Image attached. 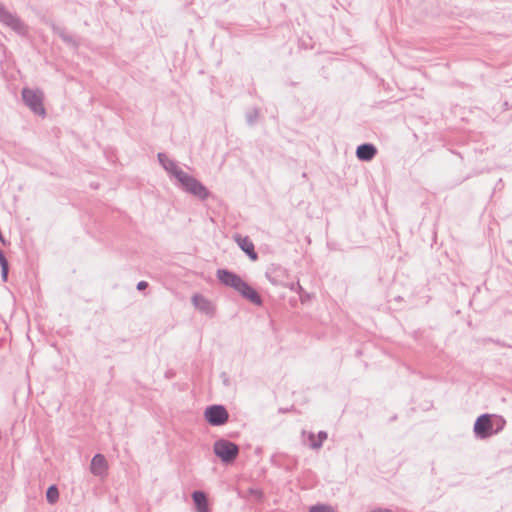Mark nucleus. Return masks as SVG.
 <instances>
[{
	"mask_svg": "<svg viewBox=\"0 0 512 512\" xmlns=\"http://www.w3.org/2000/svg\"><path fill=\"white\" fill-rule=\"evenodd\" d=\"M265 275L273 285L287 287L291 291L296 290V288L301 289L299 282L295 283L291 281L288 271L279 265H272L269 267Z\"/></svg>",
	"mask_w": 512,
	"mask_h": 512,
	"instance_id": "obj_1",
	"label": "nucleus"
},
{
	"mask_svg": "<svg viewBox=\"0 0 512 512\" xmlns=\"http://www.w3.org/2000/svg\"><path fill=\"white\" fill-rule=\"evenodd\" d=\"M177 181L181 185L184 191L190 193L201 200H205L209 197L208 189L199 182L196 178L189 175L186 172H178Z\"/></svg>",
	"mask_w": 512,
	"mask_h": 512,
	"instance_id": "obj_2",
	"label": "nucleus"
},
{
	"mask_svg": "<svg viewBox=\"0 0 512 512\" xmlns=\"http://www.w3.org/2000/svg\"><path fill=\"white\" fill-rule=\"evenodd\" d=\"M213 451L223 463L230 464L237 458L239 447L229 440L219 439L215 441Z\"/></svg>",
	"mask_w": 512,
	"mask_h": 512,
	"instance_id": "obj_3",
	"label": "nucleus"
},
{
	"mask_svg": "<svg viewBox=\"0 0 512 512\" xmlns=\"http://www.w3.org/2000/svg\"><path fill=\"white\" fill-rule=\"evenodd\" d=\"M22 99L33 113L39 116L46 115V110L43 105L44 94L42 91L24 88L22 90Z\"/></svg>",
	"mask_w": 512,
	"mask_h": 512,
	"instance_id": "obj_4",
	"label": "nucleus"
},
{
	"mask_svg": "<svg viewBox=\"0 0 512 512\" xmlns=\"http://www.w3.org/2000/svg\"><path fill=\"white\" fill-rule=\"evenodd\" d=\"M0 22L19 35H25L28 32L27 25L16 14L8 11L1 3Z\"/></svg>",
	"mask_w": 512,
	"mask_h": 512,
	"instance_id": "obj_5",
	"label": "nucleus"
},
{
	"mask_svg": "<svg viewBox=\"0 0 512 512\" xmlns=\"http://www.w3.org/2000/svg\"><path fill=\"white\" fill-rule=\"evenodd\" d=\"M500 420L502 424L499 427H497L495 431H493L491 416L489 414H483L479 416L475 421L474 433L476 434L477 437L481 439L487 438L491 436L493 433H498L505 423L503 419Z\"/></svg>",
	"mask_w": 512,
	"mask_h": 512,
	"instance_id": "obj_6",
	"label": "nucleus"
},
{
	"mask_svg": "<svg viewBox=\"0 0 512 512\" xmlns=\"http://www.w3.org/2000/svg\"><path fill=\"white\" fill-rule=\"evenodd\" d=\"M205 420L212 426H222L229 418L228 411L223 405H211L204 412Z\"/></svg>",
	"mask_w": 512,
	"mask_h": 512,
	"instance_id": "obj_7",
	"label": "nucleus"
},
{
	"mask_svg": "<svg viewBox=\"0 0 512 512\" xmlns=\"http://www.w3.org/2000/svg\"><path fill=\"white\" fill-rule=\"evenodd\" d=\"M216 276L223 285L233 288L237 292H239L245 283L239 275L226 269H218Z\"/></svg>",
	"mask_w": 512,
	"mask_h": 512,
	"instance_id": "obj_8",
	"label": "nucleus"
},
{
	"mask_svg": "<svg viewBox=\"0 0 512 512\" xmlns=\"http://www.w3.org/2000/svg\"><path fill=\"white\" fill-rule=\"evenodd\" d=\"M303 441L313 450H319L323 442L327 439L328 434L325 431H320L317 436L313 432H302Z\"/></svg>",
	"mask_w": 512,
	"mask_h": 512,
	"instance_id": "obj_9",
	"label": "nucleus"
},
{
	"mask_svg": "<svg viewBox=\"0 0 512 512\" xmlns=\"http://www.w3.org/2000/svg\"><path fill=\"white\" fill-rule=\"evenodd\" d=\"M108 463L102 454H96L91 460L90 471L93 475L104 477L107 475Z\"/></svg>",
	"mask_w": 512,
	"mask_h": 512,
	"instance_id": "obj_10",
	"label": "nucleus"
},
{
	"mask_svg": "<svg viewBox=\"0 0 512 512\" xmlns=\"http://www.w3.org/2000/svg\"><path fill=\"white\" fill-rule=\"evenodd\" d=\"M238 293L253 305H262V298L260 294L247 282L244 283L243 287L239 290Z\"/></svg>",
	"mask_w": 512,
	"mask_h": 512,
	"instance_id": "obj_11",
	"label": "nucleus"
},
{
	"mask_svg": "<svg viewBox=\"0 0 512 512\" xmlns=\"http://www.w3.org/2000/svg\"><path fill=\"white\" fill-rule=\"evenodd\" d=\"M238 293L253 305H262V298L260 294L247 282L244 283L243 287L239 290Z\"/></svg>",
	"mask_w": 512,
	"mask_h": 512,
	"instance_id": "obj_12",
	"label": "nucleus"
},
{
	"mask_svg": "<svg viewBox=\"0 0 512 512\" xmlns=\"http://www.w3.org/2000/svg\"><path fill=\"white\" fill-rule=\"evenodd\" d=\"M238 293L253 305H262V298L260 294L247 282L244 283L243 287L239 290Z\"/></svg>",
	"mask_w": 512,
	"mask_h": 512,
	"instance_id": "obj_13",
	"label": "nucleus"
},
{
	"mask_svg": "<svg viewBox=\"0 0 512 512\" xmlns=\"http://www.w3.org/2000/svg\"><path fill=\"white\" fill-rule=\"evenodd\" d=\"M158 160L162 167L171 175H173L176 179H178V172H184L181 168L178 167L176 162L169 159L168 156L164 153H158Z\"/></svg>",
	"mask_w": 512,
	"mask_h": 512,
	"instance_id": "obj_14",
	"label": "nucleus"
},
{
	"mask_svg": "<svg viewBox=\"0 0 512 512\" xmlns=\"http://www.w3.org/2000/svg\"><path fill=\"white\" fill-rule=\"evenodd\" d=\"M235 240L238 246L249 256L251 260H257L258 255L255 252L254 244L248 237L237 235L235 236Z\"/></svg>",
	"mask_w": 512,
	"mask_h": 512,
	"instance_id": "obj_15",
	"label": "nucleus"
},
{
	"mask_svg": "<svg viewBox=\"0 0 512 512\" xmlns=\"http://www.w3.org/2000/svg\"><path fill=\"white\" fill-rule=\"evenodd\" d=\"M377 153V149L373 144L365 143L357 147L356 156L359 160L370 161Z\"/></svg>",
	"mask_w": 512,
	"mask_h": 512,
	"instance_id": "obj_16",
	"label": "nucleus"
},
{
	"mask_svg": "<svg viewBox=\"0 0 512 512\" xmlns=\"http://www.w3.org/2000/svg\"><path fill=\"white\" fill-rule=\"evenodd\" d=\"M192 499L196 506L197 512H209L208 499L203 491H194Z\"/></svg>",
	"mask_w": 512,
	"mask_h": 512,
	"instance_id": "obj_17",
	"label": "nucleus"
},
{
	"mask_svg": "<svg viewBox=\"0 0 512 512\" xmlns=\"http://www.w3.org/2000/svg\"><path fill=\"white\" fill-rule=\"evenodd\" d=\"M52 29L54 31V33H56L57 35H59V37L67 44L73 46V47H77L78 46V43L77 41L74 39V37L70 34H68L64 28H61L59 26H56V25H52Z\"/></svg>",
	"mask_w": 512,
	"mask_h": 512,
	"instance_id": "obj_18",
	"label": "nucleus"
},
{
	"mask_svg": "<svg viewBox=\"0 0 512 512\" xmlns=\"http://www.w3.org/2000/svg\"><path fill=\"white\" fill-rule=\"evenodd\" d=\"M46 499L48 503L55 504L59 499V491L56 485H51L46 491Z\"/></svg>",
	"mask_w": 512,
	"mask_h": 512,
	"instance_id": "obj_19",
	"label": "nucleus"
},
{
	"mask_svg": "<svg viewBox=\"0 0 512 512\" xmlns=\"http://www.w3.org/2000/svg\"><path fill=\"white\" fill-rule=\"evenodd\" d=\"M0 266L2 279L3 281H6L8 275V261L4 254H0Z\"/></svg>",
	"mask_w": 512,
	"mask_h": 512,
	"instance_id": "obj_20",
	"label": "nucleus"
},
{
	"mask_svg": "<svg viewBox=\"0 0 512 512\" xmlns=\"http://www.w3.org/2000/svg\"><path fill=\"white\" fill-rule=\"evenodd\" d=\"M194 305L200 310H206L209 303L205 300V298L201 295H195L193 297Z\"/></svg>",
	"mask_w": 512,
	"mask_h": 512,
	"instance_id": "obj_21",
	"label": "nucleus"
},
{
	"mask_svg": "<svg viewBox=\"0 0 512 512\" xmlns=\"http://www.w3.org/2000/svg\"><path fill=\"white\" fill-rule=\"evenodd\" d=\"M309 512H335L329 505L317 504L310 507Z\"/></svg>",
	"mask_w": 512,
	"mask_h": 512,
	"instance_id": "obj_22",
	"label": "nucleus"
},
{
	"mask_svg": "<svg viewBox=\"0 0 512 512\" xmlns=\"http://www.w3.org/2000/svg\"><path fill=\"white\" fill-rule=\"evenodd\" d=\"M295 291L299 293V295H300V299H301V301H302V302L306 301V299H308V298H309V294H308V293H306V292L303 290V288H302V287H301V289L296 288V290H295Z\"/></svg>",
	"mask_w": 512,
	"mask_h": 512,
	"instance_id": "obj_23",
	"label": "nucleus"
},
{
	"mask_svg": "<svg viewBox=\"0 0 512 512\" xmlns=\"http://www.w3.org/2000/svg\"><path fill=\"white\" fill-rule=\"evenodd\" d=\"M148 287V283L146 281H140L138 284H137V289L138 290H144Z\"/></svg>",
	"mask_w": 512,
	"mask_h": 512,
	"instance_id": "obj_24",
	"label": "nucleus"
},
{
	"mask_svg": "<svg viewBox=\"0 0 512 512\" xmlns=\"http://www.w3.org/2000/svg\"><path fill=\"white\" fill-rule=\"evenodd\" d=\"M371 512H392V511L389 509L377 508V509L372 510Z\"/></svg>",
	"mask_w": 512,
	"mask_h": 512,
	"instance_id": "obj_25",
	"label": "nucleus"
},
{
	"mask_svg": "<svg viewBox=\"0 0 512 512\" xmlns=\"http://www.w3.org/2000/svg\"><path fill=\"white\" fill-rule=\"evenodd\" d=\"M256 116H257V113H256V112H255V115H248V116H247V118H248V122H249V123H253V121H254V117H256Z\"/></svg>",
	"mask_w": 512,
	"mask_h": 512,
	"instance_id": "obj_26",
	"label": "nucleus"
},
{
	"mask_svg": "<svg viewBox=\"0 0 512 512\" xmlns=\"http://www.w3.org/2000/svg\"><path fill=\"white\" fill-rule=\"evenodd\" d=\"M0 254H3L2 250L0 249Z\"/></svg>",
	"mask_w": 512,
	"mask_h": 512,
	"instance_id": "obj_27",
	"label": "nucleus"
}]
</instances>
